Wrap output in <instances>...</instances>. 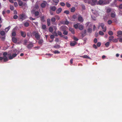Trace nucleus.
Masks as SVG:
<instances>
[{
	"label": "nucleus",
	"mask_w": 122,
	"mask_h": 122,
	"mask_svg": "<svg viewBox=\"0 0 122 122\" xmlns=\"http://www.w3.org/2000/svg\"><path fill=\"white\" fill-rule=\"evenodd\" d=\"M109 3V1H107L106 0H99L97 2V5H103L108 4Z\"/></svg>",
	"instance_id": "nucleus-1"
},
{
	"label": "nucleus",
	"mask_w": 122,
	"mask_h": 122,
	"mask_svg": "<svg viewBox=\"0 0 122 122\" xmlns=\"http://www.w3.org/2000/svg\"><path fill=\"white\" fill-rule=\"evenodd\" d=\"M7 54V52H5L3 53V56H4L3 57H0V61H1L3 60L4 62H5L8 61V60L7 57L6 56Z\"/></svg>",
	"instance_id": "nucleus-2"
},
{
	"label": "nucleus",
	"mask_w": 122,
	"mask_h": 122,
	"mask_svg": "<svg viewBox=\"0 0 122 122\" xmlns=\"http://www.w3.org/2000/svg\"><path fill=\"white\" fill-rule=\"evenodd\" d=\"M27 18V17L26 15L24 13H22L19 15V19L20 21H22Z\"/></svg>",
	"instance_id": "nucleus-3"
},
{
	"label": "nucleus",
	"mask_w": 122,
	"mask_h": 122,
	"mask_svg": "<svg viewBox=\"0 0 122 122\" xmlns=\"http://www.w3.org/2000/svg\"><path fill=\"white\" fill-rule=\"evenodd\" d=\"M33 34L35 36V37L37 40H39L40 38V36L39 35L38 33L35 31L33 32Z\"/></svg>",
	"instance_id": "nucleus-4"
},
{
	"label": "nucleus",
	"mask_w": 122,
	"mask_h": 122,
	"mask_svg": "<svg viewBox=\"0 0 122 122\" xmlns=\"http://www.w3.org/2000/svg\"><path fill=\"white\" fill-rule=\"evenodd\" d=\"M97 0H91L89 2V4H90L92 5H97Z\"/></svg>",
	"instance_id": "nucleus-5"
},
{
	"label": "nucleus",
	"mask_w": 122,
	"mask_h": 122,
	"mask_svg": "<svg viewBox=\"0 0 122 122\" xmlns=\"http://www.w3.org/2000/svg\"><path fill=\"white\" fill-rule=\"evenodd\" d=\"M77 20L79 21L81 23L82 22L84 21V19L82 16L79 14L78 15Z\"/></svg>",
	"instance_id": "nucleus-6"
},
{
	"label": "nucleus",
	"mask_w": 122,
	"mask_h": 122,
	"mask_svg": "<svg viewBox=\"0 0 122 122\" xmlns=\"http://www.w3.org/2000/svg\"><path fill=\"white\" fill-rule=\"evenodd\" d=\"M99 27L101 26L102 28L103 29V31L105 32L106 30V27H104V24L103 23H101L99 24Z\"/></svg>",
	"instance_id": "nucleus-7"
},
{
	"label": "nucleus",
	"mask_w": 122,
	"mask_h": 122,
	"mask_svg": "<svg viewBox=\"0 0 122 122\" xmlns=\"http://www.w3.org/2000/svg\"><path fill=\"white\" fill-rule=\"evenodd\" d=\"M32 14L35 15V16H37L39 15V12L38 11H36L34 10H33L31 11Z\"/></svg>",
	"instance_id": "nucleus-8"
},
{
	"label": "nucleus",
	"mask_w": 122,
	"mask_h": 122,
	"mask_svg": "<svg viewBox=\"0 0 122 122\" xmlns=\"http://www.w3.org/2000/svg\"><path fill=\"white\" fill-rule=\"evenodd\" d=\"M67 28L65 26L62 25L61 26L60 28V30L61 31H63L66 30Z\"/></svg>",
	"instance_id": "nucleus-9"
},
{
	"label": "nucleus",
	"mask_w": 122,
	"mask_h": 122,
	"mask_svg": "<svg viewBox=\"0 0 122 122\" xmlns=\"http://www.w3.org/2000/svg\"><path fill=\"white\" fill-rule=\"evenodd\" d=\"M43 2L41 4V5L42 8H44L47 4V3L46 1L45 0H43Z\"/></svg>",
	"instance_id": "nucleus-10"
},
{
	"label": "nucleus",
	"mask_w": 122,
	"mask_h": 122,
	"mask_svg": "<svg viewBox=\"0 0 122 122\" xmlns=\"http://www.w3.org/2000/svg\"><path fill=\"white\" fill-rule=\"evenodd\" d=\"M79 14H75L73 15L72 16V20L74 21L78 17V15Z\"/></svg>",
	"instance_id": "nucleus-11"
},
{
	"label": "nucleus",
	"mask_w": 122,
	"mask_h": 122,
	"mask_svg": "<svg viewBox=\"0 0 122 122\" xmlns=\"http://www.w3.org/2000/svg\"><path fill=\"white\" fill-rule=\"evenodd\" d=\"M17 55V54L16 53L13 54L12 55H10L8 56L9 59L10 60L13 59L14 57H15Z\"/></svg>",
	"instance_id": "nucleus-12"
},
{
	"label": "nucleus",
	"mask_w": 122,
	"mask_h": 122,
	"mask_svg": "<svg viewBox=\"0 0 122 122\" xmlns=\"http://www.w3.org/2000/svg\"><path fill=\"white\" fill-rule=\"evenodd\" d=\"M56 8L55 6H51L50 7V10L53 11H55L56 10Z\"/></svg>",
	"instance_id": "nucleus-13"
},
{
	"label": "nucleus",
	"mask_w": 122,
	"mask_h": 122,
	"mask_svg": "<svg viewBox=\"0 0 122 122\" xmlns=\"http://www.w3.org/2000/svg\"><path fill=\"white\" fill-rule=\"evenodd\" d=\"M51 21L52 24L54 25H56V24L55 22L56 21V19L55 17H52L51 19Z\"/></svg>",
	"instance_id": "nucleus-14"
},
{
	"label": "nucleus",
	"mask_w": 122,
	"mask_h": 122,
	"mask_svg": "<svg viewBox=\"0 0 122 122\" xmlns=\"http://www.w3.org/2000/svg\"><path fill=\"white\" fill-rule=\"evenodd\" d=\"M15 28H14L12 30V31L11 34V36L12 37H14V36H16V33L15 31Z\"/></svg>",
	"instance_id": "nucleus-15"
},
{
	"label": "nucleus",
	"mask_w": 122,
	"mask_h": 122,
	"mask_svg": "<svg viewBox=\"0 0 122 122\" xmlns=\"http://www.w3.org/2000/svg\"><path fill=\"white\" fill-rule=\"evenodd\" d=\"M117 36L118 37H120L122 36V31L119 30L117 32Z\"/></svg>",
	"instance_id": "nucleus-16"
},
{
	"label": "nucleus",
	"mask_w": 122,
	"mask_h": 122,
	"mask_svg": "<svg viewBox=\"0 0 122 122\" xmlns=\"http://www.w3.org/2000/svg\"><path fill=\"white\" fill-rule=\"evenodd\" d=\"M21 35L23 37H25L26 36V33L25 31H20Z\"/></svg>",
	"instance_id": "nucleus-17"
},
{
	"label": "nucleus",
	"mask_w": 122,
	"mask_h": 122,
	"mask_svg": "<svg viewBox=\"0 0 122 122\" xmlns=\"http://www.w3.org/2000/svg\"><path fill=\"white\" fill-rule=\"evenodd\" d=\"M62 9L61 8H58L56 11V13L57 14H59L62 11Z\"/></svg>",
	"instance_id": "nucleus-18"
},
{
	"label": "nucleus",
	"mask_w": 122,
	"mask_h": 122,
	"mask_svg": "<svg viewBox=\"0 0 122 122\" xmlns=\"http://www.w3.org/2000/svg\"><path fill=\"white\" fill-rule=\"evenodd\" d=\"M33 45L31 43H30L28 44L27 47L28 49H30L33 46Z\"/></svg>",
	"instance_id": "nucleus-19"
},
{
	"label": "nucleus",
	"mask_w": 122,
	"mask_h": 122,
	"mask_svg": "<svg viewBox=\"0 0 122 122\" xmlns=\"http://www.w3.org/2000/svg\"><path fill=\"white\" fill-rule=\"evenodd\" d=\"M12 41L14 43H16L17 42V39L15 37H12Z\"/></svg>",
	"instance_id": "nucleus-20"
},
{
	"label": "nucleus",
	"mask_w": 122,
	"mask_h": 122,
	"mask_svg": "<svg viewBox=\"0 0 122 122\" xmlns=\"http://www.w3.org/2000/svg\"><path fill=\"white\" fill-rule=\"evenodd\" d=\"M69 30L71 32L72 34H74L75 31L74 28L70 27L69 28Z\"/></svg>",
	"instance_id": "nucleus-21"
},
{
	"label": "nucleus",
	"mask_w": 122,
	"mask_h": 122,
	"mask_svg": "<svg viewBox=\"0 0 122 122\" xmlns=\"http://www.w3.org/2000/svg\"><path fill=\"white\" fill-rule=\"evenodd\" d=\"M39 41L38 42V44L39 45H42L43 43L44 42V41H43V40L42 39H39Z\"/></svg>",
	"instance_id": "nucleus-22"
},
{
	"label": "nucleus",
	"mask_w": 122,
	"mask_h": 122,
	"mask_svg": "<svg viewBox=\"0 0 122 122\" xmlns=\"http://www.w3.org/2000/svg\"><path fill=\"white\" fill-rule=\"evenodd\" d=\"M86 30H84L81 33V36L83 37H84L86 35Z\"/></svg>",
	"instance_id": "nucleus-23"
},
{
	"label": "nucleus",
	"mask_w": 122,
	"mask_h": 122,
	"mask_svg": "<svg viewBox=\"0 0 122 122\" xmlns=\"http://www.w3.org/2000/svg\"><path fill=\"white\" fill-rule=\"evenodd\" d=\"M76 42L75 41H74L70 43V45L71 46H74L76 44Z\"/></svg>",
	"instance_id": "nucleus-24"
},
{
	"label": "nucleus",
	"mask_w": 122,
	"mask_h": 122,
	"mask_svg": "<svg viewBox=\"0 0 122 122\" xmlns=\"http://www.w3.org/2000/svg\"><path fill=\"white\" fill-rule=\"evenodd\" d=\"M114 38V37L113 36H110L109 37L108 40L110 42H111L113 40V38Z\"/></svg>",
	"instance_id": "nucleus-25"
},
{
	"label": "nucleus",
	"mask_w": 122,
	"mask_h": 122,
	"mask_svg": "<svg viewBox=\"0 0 122 122\" xmlns=\"http://www.w3.org/2000/svg\"><path fill=\"white\" fill-rule=\"evenodd\" d=\"M111 16L112 18H114L116 16V14L114 11L112 12L111 15Z\"/></svg>",
	"instance_id": "nucleus-26"
},
{
	"label": "nucleus",
	"mask_w": 122,
	"mask_h": 122,
	"mask_svg": "<svg viewBox=\"0 0 122 122\" xmlns=\"http://www.w3.org/2000/svg\"><path fill=\"white\" fill-rule=\"evenodd\" d=\"M47 23L48 26H49L51 25L50 20L49 19L47 20Z\"/></svg>",
	"instance_id": "nucleus-27"
},
{
	"label": "nucleus",
	"mask_w": 122,
	"mask_h": 122,
	"mask_svg": "<svg viewBox=\"0 0 122 122\" xmlns=\"http://www.w3.org/2000/svg\"><path fill=\"white\" fill-rule=\"evenodd\" d=\"M76 8L75 7H72L71 9V12H74Z\"/></svg>",
	"instance_id": "nucleus-28"
},
{
	"label": "nucleus",
	"mask_w": 122,
	"mask_h": 122,
	"mask_svg": "<svg viewBox=\"0 0 122 122\" xmlns=\"http://www.w3.org/2000/svg\"><path fill=\"white\" fill-rule=\"evenodd\" d=\"M10 26H9L8 27L5 28V31L6 32H7L10 29Z\"/></svg>",
	"instance_id": "nucleus-29"
},
{
	"label": "nucleus",
	"mask_w": 122,
	"mask_h": 122,
	"mask_svg": "<svg viewBox=\"0 0 122 122\" xmlns=\"http://www.w3.org/2000/svg\"><path fill=\"white\" fill-rule=\"evenodd\" d=\"M78 28L79 30H82L83 28V26L82 25H80L79 26Z\"/></svg>",
	"instance_id": "nucleus-30"
},
{
	"label": "nucleus",
	"mask_w": 122,
	"mask_h": 122,
	"mask_svg": "<svg viewBox=\"0 0 122 122\" xmlns=\"http://www.w3.org/2000/svg\"><path fill=\"white\" fill-rule=\"evenodd\" d=\"M24 25L25 26L27 27L29 25V23L28 22H26L24 23Z\"/></svg>",
	"instance_id": "nucleus-31"
},
{
	"label": "nucleus",
	"mask_w": 122,
	"mask_h": 122,
	"mask_svg": "<svg viewBox=\"0 0 122 122\" xmlns=\"http://www.w3.org/2000/svg\"><path fill=\"white\" fill-rule=\"evenodd\" d=\"M108 33L109 35L111 36H112L113 34V33L112 31L110 30L108 31Z\"/></svg>",
	"instance_id": "nucleus-32"
},
{
	"label": "nucleus",
	"mask_w": 122,
	"mask_h": 122,
	"mask_svg": "<svg viewBox=\"0 0 122 122\" xmlns=\"http://www.w3.org/2000/svg\"><path fill=\"white\" fill-rule=\"evenodd\" d=\"M60 46L58 45H55L54 46V47L56 49H59L60 48Z\"/></svg>",
	"instance_id": "nucleus-33"
},
{
	"label": "nucleus",
	"mask_w": 122,
	"mask_h": 122,
	"mask_svg": "<svg viewBox=\"0 0 122 122\" xmlns=\"http://www.w3.org/2000/svg\"><path fill=\"white\" fill-rule=\"evenodd\" d=\"M118 38H113V40H112V42H113L116 43L118 41Z\"/></svg>",
	"instance_id": "nucleus-34"
},
{
	"label": "nucleus",
	"mask_w": 122,
	"mask_h": 122,
	"mask_svg": "<svg viewBox=\"0 0 122 122\" xmlns=\"http://www.w3.org/2000/svg\"><path fill=\"white\" fill-rule=\"evenodd\" d=\"M53 1L56 3L55 5H56L59 2V0H53Z\"/></svg>",
	"instance_id": "nucleus-35"
},
{
	"label": "nucleus",
	"mask_w": 122,
	"mask_h": 122,
	"mask_svg": "<svg viewBox=\"0 0 122 122\" xmlns=\"http://www.w3.org/2000/svg\"><path fill=\"white\" fill-rule=\"evenodd\" d=\"M83 57L85 58H88L90 59H91V58L90 57L86 55H84L83 56Z\"/></svg>",
	"instance_id": "nucleus-36"
},
{
	"label": "nucleus",
	"mask_w": 122,
	"mask_h": 122,
	"mask_svg": "<svg viewBox=\"0 0 122 122\" xmlns=\"http://www.w3.org/2000/svg\"><path fill=\"white\" fill-rule=\"evenodd\" d=\"M5 34V32L4 31H1V32L0 33V35H1L2 36H4Z\"/></svg>",
	"instance_id": "nucleus-37"
},
{
	"label": "nucleus",
	"mask_w": 122,
	"mask_h": 122,
	"mask_svg": "<svg viewBox=\"0 0 122 122\" xmlns=\"http://www.w3.org/2000/svg\"><path fill=\"white\" fill-rule=\"evenodd\" d=\"M49 32H52L53 31V29L52 27H50L49 29Z\"/></svg>",
	"instance_id": "nucleus-38"
},
{
	"label": "nucleus",
	"mask_w": 122,
	"mask_h": 122,
	"mask_svg": "<svg viewBox=\"0 0 122 122\" xmlns=\"http://www.w3.org/2000/svg\"><path fill=\"white\" fill-rule=\"evenodd\" d=\"M19 5L20 6H22L23 5V2L21 1H20L18 2Z\"/></svg>",
	"instance_id": "nucleus-39"
},
{
	"label": "nucleus",
	"mask_w": 122,
	"mask_h": 122,
	"mask_svg": "<svg viewBox=\"0 0 122 122\" xmlns=\"http://www.w3.org/2000/svg\"><path fill=\"white\" fill-rule=\"evenodd\" d=\"M57 32L58 35L59 36H60L61 37H62L61 36H63V35H62L61 32V31H58Z\"/></svg>",
	"instance_id": "nucleus-40"
},
{
	"label": "nucleus",
	"mask_w": 122,
	"mask_h": 122,
	"mask_svg": "<svg viewBox=\"0 0 122 122\" xmlns=\"http://www.w3.org/2000/svg\"><path fill=\"white\" fill-rule=\"evenodd\" d=\"M92 29L91 28H89L87 29V32L88 33H91L92 31Z\"/></svg>",
	"instance_id": "nucleus-41"
},
{
	"label": "nucleus",
	"mask_w": 122,
	"mask_h": 122,
	"mask_svg": "<svg viewBox=\"0 0 122 122\" xmlns=\"http://www.w3.org/2000/svg\"><path fill=\"white\" fill-rule=\"evenodd\" d=\"M66 30L65 31H63V34L65 35H67L68 34V32Z\"/></svg>",
	"instance_id": "nucleus-42"
},
{
	"label": "nucleus",
	"mask_w": 122,
	"mask_h": 122,
	"mask_svg": "<svg viewBox=\"0 0 122 122\" xmlns=\"http://www.w3.org/2000/svg\"><path fill=\"white\" fill-rule=\"evenodd\" d=\"M110 42H107L105 44V46L106 47H108L109 46Z\"/></svg>",
	"instance_id": "nucleus-43"
},
{
	"label": "nucleus",
	"mask_w": 122,
	"mask_h": 122,
	"mask_svg": "<svg viewBox=\"0 0 122 122\" xmlns=\"http://www.w3.org/2000/svg\"><path fill=\"white\" fill-rule=\"evenodd\" d=\"M73 27L75 28L76 29L78 28V25L77 24H76L73 25Z\"/></svg>",
	"instance_id": "nucleus-44"
},
{
	"label": "nucleus",
	"mask_w": 122,
	"mask_h": 122,
	"mask_svg": "<svg viewBox=\"0 0 122 122\" xmlns=\"http://www.w3.org/2000/svg\"><path fill=\"white\" fill-rule=\"evenodd\" d=\"M101 43L100 42H97V46L98 47H99L101 45Z\"/></svg>",
	"instance_id": "nucleus-45"
},
{
	"label": "nucleus",
	"mask_w": 122,
	"mask_h": 122,
	"mask_svg": "<svg viewBox=\"0 0 122 122\" xmlns=\"http://www.w3.org/2000/svg\"><path fill=\"white\" fill-rule=\"evenodd\" d=\"M53 53H54L55 54H58L60 53V52L58 51L55 50L53 51Z\"/></svg>",
	"instance_id": "nucleus-46"
},
{
	"label": "nucleus",
	"mask_w": 122,
	"mask_h": 122,
	"mask_svg": "<svg viewBox=\"0 0 122 122\" xmlns=\"http://www.w3.org/2000/svg\"><path fill=\"white\" fill-rule=\"evenodd\" d=\"M46 28V25H42V29L45 30Z\"/></svg>",
	"instance_id": "nucleus-47"
},
{
	"label": "nucleus",
	"mask_w": 122,
	"mask_h": 122,
	"mask_svg": "<svg viewBox=\"0 0 122 122\" xmlns=\"http://www.w3.org/2000/svg\"><path fill=\"white\" fill-rule=\"evenodd\" d=\"M41 21L43 22H44L45 21L44 20V16H42L41 17Z\"/></svg>",
	"instance_id": "nucleus-48"
},
{
	"label": "nucleus",
	"mask_w": 122,
	"mask_h": 122,
	"mask_svg": "<svg viewBox=\"0 0 122 122\" xmlns=\"http://www.w3.org/2000/svg\"><path fill=\"white\" fill-rule=\"evenodd\" d=\"M99 33V35H104V33L102 31H100Z\"/></svg>",
	"instance_id": "nucleus-49"
},
{
	"label": "nucleus",
	"mask_w": 122,
	"mask_h": 122,
	"mask_svg": "<svg viewBox=\"0 0 122 122\" xmlns=\"http://www.w3.org/2000/svg\"><path fill=\"white\" fill-rule=\"evenodd\" d=\"M66 6L68 7H69L71 6V5L68 2H66Z\"/></svg>",
	"instance_id": "nucleus-50"
},
{
	"label": "nucleus",
	"mask_w": 122,
	"mask_h": 122,
	"mask_svg": "<svg viewBox=\"0 0 122 122\" xmlns=\"http://www.w3.org/2000/svg\"><path fill=\"white\" fill-rule=\"evenodd\" d=\"M64 13H65L67 14H69V12L68 10H66L64 11Z\"/></svg>",
	"instance_id": "nucleus-51"
},
{
	"label": "nucleus",
	"mask_w": 122,
	"mask_h": 122,
	"mask_svg": "<svg viewBox=\"0 0 122 122\" xmlns=\"http://www.w3.org/2000/svg\"><path fill=\"white\" fill-rule=\"evenodd\" d=\"M60 5L63 6H64L65 5V3L63 2H61L60 3Z\"/></svg>",
	"instance_id": "nucleus-52"
},
{
	"label": "nucleus",
	"mask_w": 122,
	"mask_h": 122,
	"mask_svg": "<svg viewBox=\"0 0 122 122\" xmlns=\"http://www.w3.org/2000/svg\"><path fill=\"white\" fill-rule=\"evenodd\" d=\"M73 38L74 40L75 41H77L78 40V39L75 36H73Z\"/></svg>",
	"instance_id": "nucleus-53"
},
{
	"label": "nucleus",
	"mask_w": 122,
	"mask_h": 122,
	"mask_svg": "<svg viewBox=\"0 0 122 122\" xmlns=\"http://www.w3.org/2000/svg\"><path fill=\"white\" fill-rule=\"evenodd\" d=\"M118 40H119V41L120 42L122 43V37L118 38Z\"/></svg>",
	"instance_id": "nucleus-54"
},
{
	"label": "nucleus",
	"mask_w": 122,
	"mask_h": 122,
	"mask_svg": "<svg viewBox=\"0 0 122 122\" xmlns=\"http://www.w3.org/2000/svg\"><path fill=\"white\" fill-rule=\"evenodd\" d=\"M90 23V25H91V26H92V24H91L90 22H87L86 24V27H87V26H88V25H89Z\"/></svg>",
	"instance_id": "nucleus-55"
},
{
	"label": "nucleus",
	"mask_w": 122,
	"mask_h": 122,
	"mask_svg": "<svg viewBox=\"0 0 122 122\" xmlns=\"http://www.w3.org/2000/svg\"><path fill=\"white\" fill-rule=\"evenodd\" d=\"M10 9L11 10H13L14 9V7L12 5H10Z\"/></svg>",
	"instance_id": "nucleus-56"
},
{
	"label": "nucleus",
	"mask_w": 122,
	"mask_h": 122,
	"mask_svg": "<svg viewBox=\"0 0 122 122\" xmlns=\"http://www.w3.org/2000/svg\"><path fill=\"white\" fill-rule=\"evenodd\" d=\"M91 17L92 19L93 20H96V17H95V16L92 15Z\"/></svg>",
	"instance_id": "nucleus-57"
},
{
	"label": "nucleus",
	"mask_w": 122,
	"mask_h": 122,
	"mask_svg": "<svg viewBox=\"0 0 122 122\" xmlns=\"http://www.w3.org/2000/svg\"><path fill=\"white\" fill-rule=\"evenodd\" d=\"M97 46L95 44H94L93 45V47L95 48V49H97Z\"/></svg>",
	"instance_id": "nucleus-58"
},
{
	"label": "nucleus",
	"mask_w": 122,
	"mask_h": 122,
	"mask_svg": "<svg viewBox=\"0 0 122 122\" xmlns=\"http://www.w3.org/2000/svg\"><path fill=\"white\" fill-rule=\"evenodd\" d=\"M18 17L17 15H15L14 16L13 18L14 19H16Z\"/></svg>",
	"instance_id": "nucleus-59"
},
{
	"label": "nucleus",
	"mask_w": 122,
	"mask_h": 122,
	"mask_svg": "<svg viewBox=\"0 0 122 122\" xmlns=\"http://www.w3.org/2000/svg\"><path fill=\"white\" fill-rule=\"evenodd\" d=\"M112 22L111 20H109L108 21L107 23L108 24L110 25L112 23Z\"/></svg>",
	"instance_id": "nucleus-60"
},
{
	"label": "nucleus",
	"mask_w": 122,
	"mask_h": 122,
	"mask_svg": "<svg viewBox=\"0 0 122 122\" xmlns=\"http://www.w3.org/2000/svg\"><path fill=\"white\" fill-rule=\"evenodd\" d=\"M14 5L15 7H17L18 6V4L16 2H14Z\"/></svg>",
	"instance_id": "nucleus-61"
},
{
	"label": "nucleus",
	"mask_w": 122,
	"mask_h": 122,
	"mask_svg": "<svg viewBox=\"0 0 122 122\" xmlns=\"http://www.w3.org/2000/svg\"><path fill=\"white\" fill-rule=\"evenodd\" d=\"M61 36L62 37H63L64 38L66 39H68V37L67 36H64V35H63V36Z\"/></svg>",
	"instance_id": "nucleus-62"
},
{
	"label": "nucleus",
	"mask_w": 122,
	"mask_h": 122,
	"mask_svg": "<svg viewBox=\"0 0 122 122\" xmlns=\"http://www.w3.org/2000/svg\"><path fill=\"white\" fill-rule=\"evenodd\" d=\"M93 41H94V42L95 43H96L97 41V39L96 38H95L94 39Z\"/></svg>",
	"instance_id": "nucleus-63"
},
{
	"label": "nucleus",
	"mask_w": 122,
	"mask_h": 122,
	"mask_svg": "<svg viewBox=\"0 0 122 122\" xmlns=\"http://www.w3.org/2000/svg\"><path fill=\"white\" fill-rule=\"evenodd\" d=\"M64 23V24L67 25L69 23V22L68 21L66 20L65 21Z\"/></svg>",
	"instance_id": "nucleus-64"
}]
</instances>
